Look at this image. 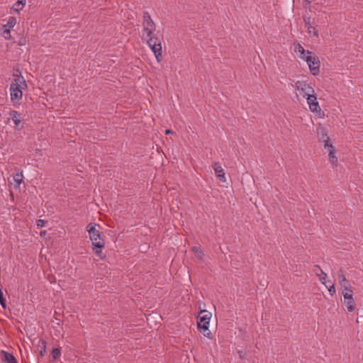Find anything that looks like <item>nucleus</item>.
Wrapping results in <instances>:
<instances>
[{
  "label": "nucleus",
  "mask_w": 363,
  "mask_h": 363,
  "mask_svg": "<svg viewBox=\"0 0 363 363\" xmlns=\"http://www.w3.org/2000/svg\"><path fill=\"white\" fill-rule=\"evenodd\" d=\"M315 267L318 268V269L320 270V273L319 274L318 272H315L316 275L319 278V280L320 281V282L325 286V287H328V283H330L331 281H326V279H327V274L325 273L321 269L319 268V267L317 265L315 266Z\"/></svg>",
  "instance_id": "a211bd4d"
},
{
  "label": "nucleus",
  "mask_w": 363,
  "mask_h": 363,
  "mask_svg": "<svg viewBox=\"0 0 363 363\" xmlns=\"http://www.w3.org/2000/svg\"><path fill=\"white\" fill-rule=\"evenodd\" d=\"M307 104L308 105L309 110L314 113L318 115L319 117H321L323 115V113L321 111V108L319 105V103L317 99V96L315 92L313 94L309 95L306 98Z\"/></svg>",
  "instance_id": "0eeeda50"
},
{
  "label": "nucleus",
  "mask_w": 363,
  "mask_h": 363,
  "mask_svg": "<svg viewBox=\"0 0 363 363\" xmlns=\"http://www.w3.org/2000/svg\"><path fill=\"white\" fill-rule=\"evenodd\" d=\"M28 89L26 80L21 74H13V79L10 84L9 92L11 101L13 105H20L23 91Z\"/></svg>",
  "instance_id": "f257e3e1"
},
{
  "label": "nucleus",
  "mask_w": 363,
  "mask_h": 363,
  "mask_svg": "<svg viewBox=\"0 0 363 363\" xmlns=\"http://www.w3.org/2000/svg\"><path fill=\"white\" fill-rule=\"evenodd\" d=\"M143 36L147 38L152 37V34L155 31V25L153 21L152 20L150 15L148 12H145L143 13Z\"/></svg>",
  "instance_id": "423d86ee"
},
{
  "label": "nucleus",
  "mask_w": 363,
  "mask_h": 363,
  "mask_svg": "<svg viewBox=\"0 0 363 363\" xmlns=\"http://www.w3.org/2000/svg\"><path fill=\"white\" fill-rule=\"evenodd\" d=\"M202 315L199 317L198 321V328L204 331V336L210 337L211 333L208 331L211 313L203 310L201 311Z\"/></svg>",
  "instance_id": "39448f33"
},
{
  "label": "nucleus",
  "mask_w": 363,
  "mask_h": 363,
  "mask_svg": "<svg viewBox=\"0 0 363 363\" xmlns=\"http://www.w3.org/2000/svg\"><path fill=\"white\" fill-rule=\"evenodd\" d=\"M96 225L90 223L86 227V230L89 233V238L91 241L92 249L94 253L101 257V249L104 247V242L101 239V233L99 230L96 228Z\"/></svg>",
  "instance_id": "7ed1b4c3"
},
{
  "label": "nucleus",
  "mask_w": 363,
  "mask_h": 363,
  "mask_svg": "<svg viewBox=\"0 0 363 363\" xmlns=\"http://www.w3.org/2000/svg\"><path fill=\"white\" fill-rule=\"evenodd\" d=\"M344 303L349 312H353L355 309V303L353 298L352 290L342 291Z\"/></svg>",
  "instance_id": "1a4fd4ad"
},
{
  "label": "nucleus",
  "mask_w": 363,
  "mask_h": 363,
  "mask_svg": "<svg viewBox=\"0 0 363 363\" xmlns=\"http://www.w3.org/2000/svg\"><path fill=\"white\" fill-rule=\"evenodd\" d=\"M25 44V40H21L20 41V45H24Z\"/></svg>",
  "instance_id": "c756f323"
},
{
  "label": "nucleus",
  "mask_w": 363,
  "mask_h": 363,
  "mask_svg": "<svg viewBox=\"0 0 363 363\" xmlns=\"http://www.w3.org/2000/svg\"><path fill=\"white\" fill-rule=\"evenodd\" d=\"M193 251L195 254V255L199 258V259H202L204 254L203 252V251L201 250V249L199 247H194L193 248Z\"/></svg>",
  "instance_id": "4be33fe9"
},
{
  "label": "nucleus",
  "mask_w": 363,
  "mask_h": 363,
  "mask_svg": "<svg viewBox=\"0 0 363 363\" xmlns=\"http://www.w3.org/2000/svg\"><path fill=\"white\" fill-rule=\"evenodd\" d=\"M238 353L239 354V357L241 358V359H245L246 357H247V350L246 348H241L240 350H238Z\"/></svg>",
  "instance_id": "5701e85b"
},
{
  "label": "nucleus",
  "mask_w": 363,
  "mask_h": 363,
  "mask_svg": "<svg viewBox=\"0 0 363 363\" xmlns=\"http://www.w3.org/2000/svg\"><path fill=\"white\" fill-rule=\"evenodd\" d=\"M295 87L303 98H306L315 92L314 89L306 82L297 81L295 83Z\"/></svg>",
  "instance_id": "6e6552de"
},
{
  "label": "nucleus",
  "mask_w": 363,
  "mask_h": 363,
  "mask_svg": "<svg viewBox=\"0 0 363 363\" xmlns=\"http://www.w3.org/2000/svg\"><path fill=\"white\" fill-rule=\"evenodd\" d=\"M146 39L147 45L154 53L157 62H160L162 58V48L160 39L153 36L147 38Z\"/></svg>",
  "instance_id": "20e7f679"
},
{
  "label": "nucleus",
  "mask_w": 363,
  "mask_h": 363,
  "mask_svg": "<svg viewBox=\"0 0 363 363\" xmlns=\"http://www.w3.org/2000/svg\"><path fill=\"white\" fill-rule=\"evenodd\" d=\"M10 118L14 123V129L16 130H21L23 126H21L22 123V117L21 114L15 110H12L9 113Z\"/></svg>",
  "instance_id": "ddd939ff"
},
{
  "label": "nucleus",
  "mask_w": 363,
  "mask_h": 363,
  "mask_svg": "<svg viewBox=\"0 0 363 363\" xmlns=\"http://www.w3.org/2000/svg\"><path fill=\"white\" fill-rule=\"evenodd\" d=\"M45 225H46V221L45 220H42V219L38 220V221H37L38 227L43 228V227H45Z\"/></svg>",
  "instance_id": "bb28decb"
},
{
  "label": "nucleus",
  "mask_w": 363,
  "mask_h": 363,
  "mask_svg": "<svg viewBox=\"0 0 363 363\" xmlns=\"http://www.w3.org/2000/svg\"><path fill=\"white\" fill-rule=\"evenodd\" d=\"M337 280L340 286L343 288L342 291L352 290L351 284L346 278L342 269L339 270L337 272Z\"/></svg>",
  "instance_id": "f8f14e48"
},
{
  "label": "nucleus",
  "mask_w": 363,
  "mask_h": 363,
  "mask_svg": "<svg viewBox=\"0 0 363 363\" xmlns=\"http://www.w3.org/2000/svg\"><path fill=\"white\" fill-rule=\"evenodd\" d=\"M216 177L222 182H225V174L219 162H214L212 165Z\"/></svg>",
  "instance_id": "4468645a"
},
{
  "label": "nucleus",
  "mask_w": 363,
  "mask_h": 363,
  "mask_svg": "<svg viewBox=\"0 0 363 363\" xmlns=\"http://www.w3.org/2000/svg\"><path fill=\"white\" fill-rule=\"evenodd\" d=\"M16 18L13 16H10L6 24L3 25L2 28L11 30L16 24Z\"/></svg>",
  "instance_id": "6ab92c4d"
},
{
  "label": "nucleus",
  "mask_w": 363,
  "mask_h": 363,
  "mask_svg": "<svg viewBox=\"0 0 363 363\" xmlns=\"http://www.w3.org/2000/svg\"><path fill=\"white\" fill-rule=\"evenodd\" d=\"M23 175L22 172H17L13 175V180L16 185L19 186L23 182Z\"/></svg>",
  "instance_id": "aec40b11"
},
{
  "label": "nucleus",
  "mask_w": 363,
  "mask_h": 363,
  "mask_svg": "<svg viewBox=\"0 0 363 363\" xmlns=\"http://www.w3.org/2000/svg\"><path fill=\"white\" fill-rule=\"evenodd\" d=\"M0 304L4 308H5L6 306V299L4 298V294H3V292L1 289H0Z\"/></svg>",
  "instance_id": "393cba45"
},
{
  "label": "nucleus",
  "mask_w": 363,
  "mask_h": 363,
  "mask_svg": "<svg viewBox=\"0 0 363 363\" xmlns=\"http://www.w3.org/2000/svg\"><path fill=\"white\" fill-rule=\"evenodd\" d=\"M1 358L4 363H17L16 358L12 354L4 350L1 352Z\"/></svg>",
  "instance_id": "dca6fc26"
},
{
  "label": "nucleus",
  "mask_w": 363,
  "mask_h": 363,
  "mask_svg": "<svg viewBox=\"0 0 363 363\" xmlns=\"http://www.w3.org/2000/svg\"><path fill=\"white\" fill-rule=\"evenodd\" d=\"M1 34L6 40L11 39V30L4 29L3 28H1Z\"/></svg>",
  "instance_id": "412c9836"
},
{
  "label": "nucleus",
  "mask_w": 363,
  "mask_h": 363,
  "mask_svg": "<svg viewBox=\"0 0 363 363\" xmlns=\"http://www.w3.org/2000/svg\"><path fill=\"white\" fill-rule=\"evenodd\" d=\"M294 51L298 55V56L305 62H307V58H309V57L313 55L311 51L306 50L299 43L295 45Z\"/></svg>",
  "instance_id": "9b49d317"
},
{
  "label": "nucleus",
  "mask_w": 363,
  "mask_h": 363,
  "mask_svg": "<svg viewBox=\"0 0 363 363\" xmlns=\"http://www.w3.org/2000/svg\"><path fill=\"white\" fill-rule=\"evenodd\" d=\"M45 231H43V232L40 233V235H45Z\"/></svg>",
  "instance_id": "7c9ffc66"
},
{
  "label": "nucleus",
  "mask_w": 363,
  "mask_h": 363,
  "mask_svg": "<svg viewBox=\"0 0 363 363\" xmlns=\"http://www.w3.org/2000/svg\"><path fill=\"white\" fill-rule=\"evenodd\" d=\"M304 22L308 33L314 36H318V31L315 27L313 26V22L311 21V18L305 16Z\"/></svg>",
  "instance_id": "2eb2a0df"
},
{
  "label": "nucleus",
  "mask_w": 363,
  "mask_h": 363,
  "mask_svg": "<svg viewBox=\"0 0 363 363\" xmlns=\"http://www.w3.org/2000/svg\"><path fill=\"white\" fill-rule=\"evenodd\" d=\"M306 62L308 68L313 75H317L320 70V60L318 57L313 55L312 56L307 58Z\"/></svg>",
  "instance_id": "9d476101"
},
{
  "label": "nucleus",
  "mask_w": 363,
  "mask_h": 363,
  "mask_svg": "<svg viewBox=\"0 0 363 363\" xmlns=\"http://www.w3.org/2000/svg\"><path fill=\"white\" fill-rule=\"evenodd\" d=\"M26 4V0H18L15 4H13L11 8L10 13H18L23 9Z\"/></svg>",
  "instance_id": "f3484780"
},
{
  "label": "nucleus",
  "mask_w": 363,
  "mask_h": 363,
  "mask_svg": "<svg viewBox=\"0 0 363 363\" xmlns=\"http://www.w3.org/2000/svg\"><path fill=\"white\" fill-rule=\"evenodd\" d=\"M172 133V131H171L170 130H169V129H167V130H165V133H166V134H169V133Z\"/></svg>",
  "instance_id": "c85d7f7f"
},
{
  "label": "nucleus",
  "mask_w": 363,
  "mask_h": 363,
  "mask_svg": "<svg viewBox=\"0 0 363 363\" xmlns=\"http://www.w3.org/2000/svg\"><path fill=\"white\" fill-rule=\"evenodd\" d=\"M42 345H43V347H42L40 352V354L43 356V355H44V354L45 352V342L44 341H42Z\"/></svg>",
  "instance_id": "cd10ccee"
},
{
  "label": "nucleus",
  "mask_w": 363,
  "mask_h": 363,
  "mask_svg": "<svg viewBox=\"0 0 363 363\" xmlns=\"http://www.w3.org/2000/svg\"><path fill=\"white\" fill-rule=\"evenodd\" d=\"M317 134L318 136L323 143L324 148L328 152V160L331 162V164L335 167L338 164V160L336 157L335 149L333 145V143L328 135V133L325 128L323 126H319L317 128Z\"/></svg>",
  "instance_id": "f03ea898"
},
{
  "label": "nucleus",
  "mask_w": 363,
  "mask_h": 363,
  "mask_svg": "<svg viewBox=\"0 0 363 363\" xmlns=\"http://www.w3.org/2000/svg\"><path fill=\"white\" fill-rule=\"evenodd\" d=\"M52 355L54 359H57L60 356V351L57 348H55L52 351Z\"/></svg>",
  "instance_id": "a878e982"
},
{
  "label": "nucleus",
  "mask_w": 363,
  "mask_h": 363,
  "mask_svg": "<svg viewBox=\"0 0 363 363\" xmlns=\"http://www.w3.org/2000/svg\"><path fill=\"white\" fill-rule=\"evenodd\" d=\"M330 284H328V291H329V294L331 295V296H333L336 294V289H335V287L334 286L333 284H332L331 282L330 283Z\"/></svg>",
  "instance_id": "b1692460"
}]
</instances>
